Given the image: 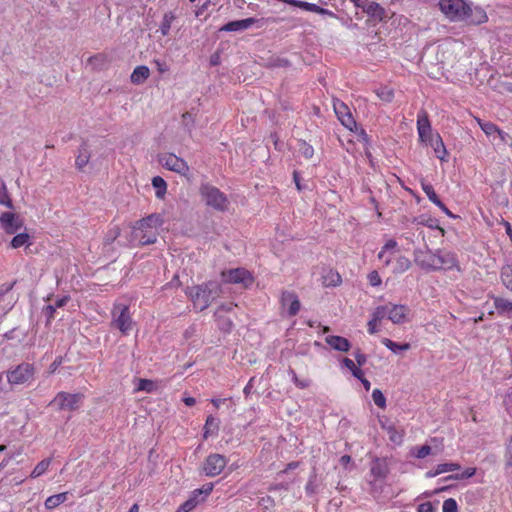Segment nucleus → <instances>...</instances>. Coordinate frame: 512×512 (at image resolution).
Wrapping results in <instances>:
<instances>
[{
	"label": "nucleus",
	"instance_id": "nucleus-43",
	"mask_svg": "<svg viewBox=\"0 0 512 512\" xmlns=\"http://www.w3.org/2000/svg\"><path fill=\"white\" fill-rule=\"evenodd\" d=\"M378 98L384 102L390 103L394 99V91L388 87H382L376 90Z\"/></svg>",
	"mask_w": 512,
	"mask_h": 512
},
{
	"label": "nucleus",
	"instance_id": "nucleus-45",
	"mask_svg": "<svg viewBox=\"0 0 512 512\" xmlns=\"http://www.w3.org/2000/svg\"><path fill=\"white\" fill-rule=\"evenodd\" d=\"M235 307H237V304L234 303L220 305L214 313L215 320L220 321L222 318V314L232 312Z\"/></svg>",
	"mask_w": 512,
	"mask_h": 512
},
{
	"label": "nucleus",
	"instance_id": "nucleus-18",
	"mask_svg": "<svg viewBox=\"0 0 512 512\" xmlns=\"http://www.w3.org/2000/svg\"><path fill=\"white\" fill-rule=\"evenodd\" d=\"M415 262L422 268L427 270H436V252L427 251L420 252L415 256Z\"/></svg>",
	"mask_w": 512,
	"mask_h": 512
},
{
	"label": "nucleus",
	"instance_id": "nucleus-34",
	"mask_svg": "<svg viewBox=\"0 0 512 512\" xmlns=\"http://www.w3.org/2000/svg\"><path fill=\"white\" fill-rule=\"evenodd\" d=\"M411 266L410 260L405 256H398L393 262V273L400 274L407 271Z\"/></svg>",
	"mask_w": 512,
	"mask_h": 512
},
{
	"label": "nucleus",
	"instance_id": "nucleus-56",
	"mask_svg": "<svg viewBox=\"0 0 512 512\" xmlns=\"http://www.w3.org/2000/svg\"><path fill=\"white\" fill-rule=\"evenodd\" d=\"M292 380H293L294 384H295L298 388H300V389H305V388L309 387V385H310V381H309V380H307V379H305V380H300V379L297 377V375H296V373H295L294 371H292Z\"/></svg>",
	"mask_w": 512,
	"mask_h": 512
},
{
	"label": "nucleus",
	"instance_id": "nucleus-39",
	"mask_svg": "<svg viewBox=\"0 0 512 512\" xmlns=\"http://www.w3.org/2000/svg\"><path fill=\"white\" fill-rule=\"evenodd\" d=\"M342 364L350 370V372L352 373V375L357 378V379H361L363 378V371L361 370V366H358V364H356L353 360H351L350 358H343L342 360Z\"/></svg>",
	"mask_w": 512,
	"mask_h": 512
},
{
	"label": "nucleus",
	"instance_id": "nucleus-53",
	"mask_svg": "<svg viewBox=\"0 0 512 512\" xmlns=\"http://www.w3.org/2000/svg\"><path fill=\"white\" fill-rule=\"evenodd\" d=\"M431 453V447L429 445H423L417 447L413 455L418 459H423Z\"/></svg>",
	"mask_w": 512,
	"mask_h": 512
},
{
	"label": "nucleus",
	"instance_id": "nucleus-60",
	"mask_svg": "<svg viewBox=\"0 0 512 512\" xmlns=\"http://www.w3.org/2000/svg\"><path fill=\"white\" fill-rule=\"evenodd\" d=\"M417 511L418 512H435V508L431 502H424L418 506Z\"/></svg>",
	"mask_w": 512,
	"mask_h": 512
},
{
	"label": "nucleus",
	"instance_id": "nucleus-1",
	"mask_svg": "<svg viewBox=\"0 0 512 512\" xmlns=\"http://www.w3.org/2000/svg\"><path fill=\"white\" fill-rule=\"evenodd\" d=\"M438 8L450 22L480 25L488 21L485 10L469 0H439Z\"/></svg>",
	"mask_w": 512,
	"mask_h": 512
},
{
	"label": "nucleus",
	"instance_id": "nucleus-42",
	"mask_svg": "<svg viewBox=\"0 0 512 512\" xmlns=\"http://www.w3.org/2000/svg\"><path fill=\"white\" fill-rule=\"evenodd\" d=\"M476 121H477L478 125L480 126V128L482 129V131L487 136L497 133V131L499 129V127L492 122H484L480 118H476Z\"/></svg>",
	"mask_w": 512,
	"mask_h": 512
},
{
	"label": "nucleus",
	"instance_id": "nucleus-38",
	"mask_svg": "<svg viewBox=\"0 0 512 512\" xmlns=\"http://www.w3.org/2000/svg\"><path fill=\"white\" fill-rule=\"evenodd\" d=\"M381 343L387 347L389 350H391L392 352L396 353L398 351H406V350H409L410 349V344L409 343H402V344H399V343H396L394 341H392L391 339L389 338H383L381 340Z\"/></svg>",
	"mask_w": 512,
	"mask_h": 512
},
{
	"label": "nucleus",
	"instance_id": "nucleus-2",
	"mask_svg": "<svg viewBox=\"0 0 512 512\" xmlns=\"http://www.w3.org/2000/svg\"><path fill=\"white\" fill-rule=\"evenodd\" d=\"M163 224V215L152 213L133 224V237L138 241L139 245L154 244L157 241L158 230Z\"/></svg>",
	"mask_w": 512,
	"mask_h": 512
},
{
	"label": "nucleus",
	"instance_id": "nucleus-37",
	"mask_svg": "<svg viewBox=\"0 0 512 512\" xmlns=\"http://www.w3.org/2000/svg\"><path fill=\"white\" fill-rule=\"evenodd\" d=\"M175 18H176V16L173 12H167L164 14L161 25H160V31L163 36H166L169 34L172 23L175 20Z\"/></svg>",
	"mask_w": 512,
	"mask_h": 512
},
{
	"label": "nucleus",
	"instance_id": "nucleus-58",
	"mask_svg": "<svg viewBox=\"0 0 512 512\" xmlns=\"http://www.w3.org/2000/svg\"><path fill=\"white\" fill-rule=\"evenodd\" d=\"M354 357L358 366H363L367 362V356L360 349L354 352Z\"/></svg>",
	"mask_w": 512,
	"mask_h": 512
},
{
	"label": "nucleus",
	"instance_id": "nucleus-12",
	"mask_svg": "<svg viewBox=\"0 0 512 512\" xmlns=\"http://www.w3.org/2000/svg\"><path fill=\"white\" fill-rule=\"evenodd\" d=\"M333 108L339 121L350 131L356 128V121L354 120L349 107L341 100L333 101Z\"/></svg>",
	"mask_w": 512,
	"mask_h": 512
},
{
	"label": "nucleus",
	"instance_id": "nucleus-28",
	"mask_svg": "<svg viewBox=\"0 0 512 512\" xmlns=\"http://www.w3.org/2000/svg\"><path fill=\"white\" fill-rule=\"evenodd\" d=\"M67 499H68V492H62L59 494L49 496L45 500L44 505L47 510H53V509L57 508L59 505H61L62 503H64Z\"/></svg>",
	"mask_w": 512,
	"mask_h": 512
},
{
	"label": "nucleus",
	"instance_id": "nucleus-63",
	"mask_svg": "<svg viewBox=\"0 0 512 512\" xmlns=\"http://www.w3.org/2000/svg\"><path fill=\"white\" fill-rule=\"evenodd\" d=\"M377 321L373 318L368 322V332L374 334L377 332Z\"/></svg>",
	"mask_w": 512,
	"mask_h": 512
},
{
	"label": "nucleus",
	"instance_id": "nucleus-54",
	"mask_svg": "<svg viewBox=\"0 0 512 512\" xmlns=\"http://www.w3.org/2000/svg\"><path fill=\"white\" fill-rule=\"evenodd\" d=\"M212 490H213V484L208 483V484L204 485L202 488L196 489L193 492V496L196 497V499H198V497L202 494H204L205 496H208L212 492Z\"/></svg>",
	"mask_w": 512,
	"mask_h": 512
},
{
	"label": "nucleus",
	"instance_id": "nucleus-32",
	"mask_svg": "<svg viewBox=\"0 0 512 512\" xmlns=\"http://www.w3.org/2000/svg\"><path fill=\"white\" fill-rule=\"evenodd\" d=\"M158 385L155 381L150 379H137V386L135 388V392L144 391L147 393H152L157 391Z\"/></svg>",
	"mask_w": 512,
	"mask_h": 512
},
{
	"label": "nucleus",
	"instance_id": "nucleus-49",
	"mask_svg": "<svg viewBox=\"0 0 512 512\" xmlns=\"http://www.w3.org/2000/svg\"><path fill=\"white\" fill-rule=\"evenodd\" d=\"M388 318V305L378 306L373 312L372 318L377 322L384 318Z\"/></svg>",
	"mask_w": 512,
	"mask_h": 512
},
{
	"label": "nucleus",
	"instance_id": "nucleus-23",
	"mask_svg": "<svg viewBox=\"0 0 512 512\" xmlns=\"http://www.w3.org/2000/svg\"><path fill=\"white\" fill-rule=\"evenodd\" d=\"M90 157L89 145L84 141L80 145L76 156L75 165L77 169L80 171L83 170V168L89 163Z\"/></svg>",
	"mask_w": 512,
	"mask_h": 512
},
{
	"label": "nucleus",
	"instance_id": "nucleus-35",
	"mask_svg": "<svg viewBox=\"0 0 512 512\" xmlns=\"http://www.w3.org/2000/svg\"><path fill=\"white\" fill-rule=\"evenodd\" d=\"M389 437V440L396 444L401 445L404 439L405 432L404 430H398L395 425L389 426L388 430L386 431Z\"/></svg>",
	"mask_w": 512,
	"mask_h": 512
},
{
	"label": "nucleus",
	"instance_id": "nucleus-57",
	"mask_svg": "<svg viewBox=\"0 0 512 512\" xmlns=\"http://www.w3.org/2000/svg\"><path fill=\"white\" fill-rule=\"evenodd\" d=\"M368 280L370 285L379 286L381 284V277L377 271H372L368 274Z\"/></svg>",
	"mask_w": 512,
	"mask_h": 512
},
{
	"label": "nucleus",
	"instance_id": "nucleus-41",
	"mask_svg": "<svg viewBox=\"0 0 512 512\" xmlns=\"http://www.w3.org/2000/svg\"><path fill=\"white\" fill-rule=\"evenodd\" d=\"M421 188L422 190L424 191V193L426 194V196L428 197V199L433 203V204H440V199L439 197L437 196L435 190H434V187L430 184V183H427L425 181H422L421 182Z\"/></svg>",
	"mask_w": 512,
	"mask_h": 512
},
{
	"label": "nucleus",
	"instance_id": "nucleus-50",
	"mask_svg": "<svg viewBox=\"0 0 512 512\" xmlns=\"http://www.w3.org/2000/svg\"><path fill=\"white\" fill-rule=\"evenodd\" d=\"M442 510L443 512H458V505L456 500L453 498L444 500Z\"/></svg>",
	"mask_w": 512,
	"mask_h": 512
},
{
	"label": "nucleus",
	"instance_id": "nucleus-51",
	"mask_svg": "<svg viewBox=\"0 0 512 512\" xmlns=\"http://www.w3.org/2000/svg\"><path fill=\"white\" fill-rule=\"evenodd\" d=\"M219 329L224 332H230L233 328L232 320L226 318L224 314H222V318L220 321H217Z\"/></svg>",
	"mask_w": 512,
	"mask_h": 512
},
{
	"label": "nucleus",
	"instance_id": "nucleus-40",
	"mask_svg": "<svg viewBox=\"0 0 512 512\" xmlns=\"http://www.w3.org/2000/svg\"><path fill=\"white\" fill-rule=\"evenodd\" d=\"M501 281L512 292V266L505 265L501 269Z\"/></svg>",
	"mask_w": 512,
	"mask_h": 512
},
{
	"label": "nucleus",
	"instance_id": "nucleus-27",
	"mask_svg": "<svg viewBox=\"0 0 512 512\" xmlns=\"http://www.w3.org/2000/svg\"><path fill=\"white\" fill-rule=\"evenodd\" d=\"M342 282L340 274L333 270L329 269L322 275V284L325 287H336L340 285Z\"/></svg>",
	"mask_w": 512,
	"mask_h": 512
},
{
	"label": "nucleus",
	"instance_id": "nucleus-62",
	"mask_svg": "<svg viewBox=\"0 0 512 512\" xmlns=\"http://www.w3.org/2000/svg\"><path fill=\"white\" fill-rule=\"evenodd\" d=\"M105 60H106V57L103 54H97V55L90 57L88 61L91 64H96V63H103Z\"/></svg>",
	"mask_w": 512,
	"mask_h": 512
},
{
	"label": "nucleus",
	"instance_id": "nucleus-25",
	"mask_svg": "<svg viewBox=\"0 0 512 512\" xmlns=\"http://www.w3.org/2000/svg\"><path fill=\"white\" fill-rule=\"evenodd\" d=\"M218 431H219V420L216 417L209 415L206 418V421H205V424L203 427V438L208 439L212 435H217Z\"/></svg>",
	"mask_w": 512,
	"mask_h": 512
},
{
	"label": "nucleus",
	"instance_id": "nucleus-6",
	"mask_svg": "<svg viewBox=\"0 0 512 512\" xmlns=\"http://www.w3.org/2000/svg\"><path fill=\"white\" fill-rule=\"evenodd\" d=\"M158 162L166 169L186 176L190 172L187 162L178 157L177 155L169 152L160 153L158 155Z\"/></svg>",
	"mask_w": 512,
	"mask_h": 512
},
{
	"label": "nucleus",
	"instance_id": "nucleus-16",
	"mask_svg": "<svg viewBox=\"0 0 512 512\" xmlns=\"http://www.w3.org/2000/svg\"><path fill=\"white\" fill-rule=\"evenodd\" d=\"M388 305V319L394 324H401L405 321L409 309L405 305L387 304Z\"/></svg>",
	"mask_w": 512,
	"mask_h": 512
},
{
	"label": "nucleus",
	"instance_id": "nucleus-5",
	"mask_svg": "<svg viewBox=\"0 0 512 512\" xmlns=\"http://www.w3.org/2000/svg\"><path fill=\"white\" fill-rule=\"evenodd\" d=\"M200 194L205 201L206 205L211 206L215 210L224 211L228 206V199L226 195L218 188L204 184L200 188Z\"/></svg>",
	"mask_w": 512,
	"mask_h": 512
},
{
	"label": "nucleus",
	"instance_id": "nucleus-24",
	"mask_svg": "<svg viewBox=\"0 0 512 512\" xmlns=\"http://www.w3.org/2000/svg\"><path fill=\"white\" fill-rule=\"evenodd\" d=\"M149 76H150L149 68L145 65H140V66H137L133 70V72L130 76V80L133 84L139 85V84L144 83L148 79Z\"/></svg>",
	"mask_w": 512,
	"mask_h": 512
},
{
	"label": "nucleus",
	"instance_id": "nucleus-20",
	"mask_svg": "<svg viewBox=\"0 0 512 512\" xmlns=\"http://www.w3.org/2000/svg\"><path fill=\"white\" fill-rule=\"evenodd\" d=\"M431 146L434 150L435 156L441 161V162H447L448 161V151L445 147V144L442 140V137L439 133H435L434 139L432 142L428 144Z\"/></svg>",
	"mask_w": 512,
	"mask_h": 512
},
{
	"label": "nucleus",
	"instance_id": "nucleus-19",
	"mask_svg": "<svg viewBox=\"0 0 512 512\" xmlns=\"http://www.w3.org/2000/svg\"><path fill=\"white\" fill-rule=\"evenodd\" d=\"M258 22H259L258 19L250 17V18H246V19L228 22L220 30L227 31V32L246 30Z\"/></svg>",
	"mask_w": 512,
	"mask_h": 512
},
{
	"label": "nucleus",
	"instance_id": "nucleus-29",
	"mask_svg": "<svg viewBox=\"0 0 512 512\" xmlns=\"http://www.w3.org/2000/svg\"><path fill=\"white\" fill-rule=\"evenodd\" d=\"M152 185L155 188V196L158 199H164L166 193H167V183L166 181L160 177L155 176L152 179Z\"/></svg>",
	"mask_w": 512,
	"mask_h": 512
},
{
	"label": "nucleus",
	"instance_id": "nucleus-48",
	"mask_svg": "<svg viewBox=\"0 0 512 512\" xmlns=\"http://www.w3.org/2000/svg\"><path fill=\"white\" fill-rule=\"evenodd\" d=\"M0 204L5 205L8 208H12V201L7 194L6 186L4 182L0 181Z\"/></svg>",
	"mask_w": 512,
	"mask_h": 512
},
{
	"label": "nucleus",
	"instance_id": "nucleus-14",
	"mask_svg": "<svg viewBox=\"0 0 512 512\" xmlns=\"http://www.w3.org/2000/svg\"><path fill=\"white\" fill-rule=\"evenodd\" d=\"M458 267L455 253L444 250L436 251V270H451Z\"/></svg>",
	"mask_w": 512,
	"mask_h": 512
},
{
	"label": "nucleus",
	"instance_id": "nucleus-22",
	"mask_svg": "<svg viewBox=\"0 0 512 512\" xmlns=\"http://www.w3.org/2000/svg\"><path fill=\"white\" fill-rule=\"evenodd\" d=\"M369 17L382 21L386 17L385 9L377 2H367L362 9Z\"/></svg>",
	"mask_w": 512,
	"mask_h": 512
},
{
	"label": "nucleus",
	"instance_id": "nucleus-46",
	"mask_svg": "<svg viewBox=\"0 0 512 512\" xmlns=\"http://www.w3.org/2000/svg\"><path fill=\"white\" fill-rule=\"evenodd\" d=\"M476 474V468L474 467H468L466 468L462 473L455 474V475H449L446 477L447 480H462L466 478H470Z\"/></svg>",
	"mask_w": 512,
	"mask_h": 512
},
{
	"label": "nucleus",
	"instance_id": "nucleus-33",
	"mask_svg": "<svg viewBox=\"0 0 512 512\" xmlns=\"http://www.w3.org/2000/svg\"><path fill=\"white\" fill-rule=\"evenodd\" d=\"M414 225L427 226L429 228H438V220L428 215L413 217L411 220Z\"/></svg>",
	"mask_w": 512,
	"mask_h": 512
},
{
	"label": "nucleus",
	"instance_id": "nucleus-55",
	"mask_svg": "<svg viewBox=\"0 0 512 512\" xmlns=\"http://www.w3.org/2000/svg\"><path fill=\"white\" fill-rule=\"evenodd\" d=\"M397 247V242L393 239L388 240L383 246L382 250L378 253V258L382 259L386 251L394 250Z\"/></svg>",
	"mask_w": 512,
	"mask_h": 512
},
{
	"label": "nucleus",
	"instance_id": "nucleus-7",
	"mask_svg": "<svg viewBox=\"0 0 512 512\" xmlns=\"http://www.w3.org/2000/svg\"><path fill=\"white\" fill-rule=\"evenodd\" d=\"M224 282L230 284H241L244 288L250 287L254 283L252 273L245 268H235L221 272Z\"/></svg>",
	"mask_w": 512,
	"mask_h": 512
},
{
	"label": "nucleus",
	"instance_id": "nucleus-3",
	"mask_svg": "<svg viewBox=\"0 0 512 512\" xmlns=\"http://www.w3.org/2000/svg\"><path fill=\"white\" fill-rule=\"evenodd\" d=\"M220 291L221 288L217 283L209 281L201 285L188 287L185 292L193 303L194 309L203 311L219 296Z\"/></svg>",
	"mask_w": 512,
	"mask_h": 512
},
{
	"label": "nucleus",
	"instance_id": "nucleus-9",
	"mask_svg": "<svg viewBox=\"0 0 512 512\" xmlns=\"http://www.w3.org/2000/svg\"><path fill=\"white\" fill-rule=\"evenodd\" d=\"M113 315L114 319L112 324L118 328L122 334L127 335L132 330L134 324L129 307L126 305H119L115 307Z\"/></svg>",
	"mask_w": 512,
	"mask_h": 512
},
{
	"label": "nucleus",
	"instance_id": "nucleus-47",
	"mask_svg": "<svg viewBox=\"0 0 512 512\" xmlns=\"http://www.w3.org/2000/svg\"><path fill=\"white\" fill-rule=\"evenodd\" d=\"M372 399H373L375 405L378 406L379 408H381V409L386 408V398L381 390H379L377 388L374 389L372 392Z\"/></svg>",
	"mask_w": 512,
	"mask_h": 512
},
{
	"label": "nucleus",
	"instance_id": "nucleus-44",
	"mask_svg": "<svg viewBox=\"0 0 512 512\" xmlns=\"http://www.w3.org/2000/svg\"><path fill=\"white\" fill-rule=\"evenodd\" d=\"M299 151L302 156H304L306 159H311L314 155V148L307 143L305 140H299Z\"/></svg>",
	"mask_w": 512,
	"mask_h": 512
},
{
	"label": "nucleus",
	"instance_id": "nucleus-31",
	"mask_svg": "<svg viewBox=\"0 0 512 512\" xmlns=\"http://www.w3.org/2000/svg\"><path fill=\"white\" fill-rule=\"evenodd\" d=\"M494 306L499 315H504L512 312V302L505 298L494 297Z\"/></svg>",
	"mask_w": 512,
	"mask_h": 512
},
{
	"label": "nucleus",
	"instance_id": "nucleus-36",
	"mask_svg": "<svg viewBox=\"0 0 512 512\" xmlns=\"http://www.w3.org/2000/svg\"><path fill=\"white\" fill-rule=\"evenodd\" d=\"M51 462V458H46L40 461L31 472L30 477L35 479L43 475L49 469Z\"/></svg>",
	"mask_w": 512,
	"mask_h": 512
},
{
	"label": "nucleus",
	"instance_id": "nucleus-30",
	"mask_svg": "<svg viewBox=\"0 0 512 512\" xmlns=\"http://www.w3.org/2000/svg\"><path fill=\"white\" fill-rule=\"evenodd\" d=\"M31 244L30 235L26 232L16 234L10 241V247L13 249H18L23 246L29 247Z\"/></svg>",
	"mask_w": 512,
	"mask_h": 512
},
{
	"label": "nucleus",
	"instance_id": "nucleus-11",
	"mask_svg": "<svg viewBox=\"0 0 512 512\" xmlns=\"http://www.w3.org/2000/svg\"><path fill=\"white\" fill-rule=\"evenodd\" d=\"M83 395L81 393L70 394L67 392H59L51 402V404H57L60 410H76Z\"/></svg>",
	"mask_w": 512,
	"mask_h": 512
},
{
	"label": "nucleus",
	"instance_id": "nucleus-17",
	"mask_svg": "<svg viewBox=\"0 0 512 512\" xmlns=\"http://www.w3.org/2000/svg\"><path fill=\"white\" fill-rule=\"evenodd\" d=\"M370 473L375 479H385L389 474L386 459L376 457L371 463Z\"/></svg>",
	"mask_w": 512,
	"mask_h": 512
},
{
	"label": "nucleus",
	"instance_id": "nucleus-52",
	"mask_svg": "<svg viewBox=\"0 0 512 512\" xmlns=\"http://www.w3.org/2000/svg\"><path fill=\"white\" fill-rule=\"evenodd\" d=\"M199 503V499H196V497H194L193 495L187 500L185 501L180 507L182 508V510L184 512H190L191 510H193L197 504Z\"/></svg>",
	"mask_w": 512,
	"mask_h": 512
},
{
	"label": "nucleus",
	"instance_id": "nucleus-26",
	"mask_svg": "<svg viewBox=\"0 0 512 512\" xmlns=\"http://www.w3.org/2000/svg\"><path fill=\"white\" fill-rule=\"evenodd\" d=\"M461 466L458 463H442L438 464L433 471H428L426 473L427 478L436 477L440 474L446 473V472H452L459 470Z\"/></svg>",
	"mask_w": 512,
	"mask_h": 512
},
{
	"label": "nucleus",
	"instance_id": "nucleus-8",
	"mask_svg": "<svg viewBox=\"0 0 512 512\" xmlns=\"http://www.w3.org/2000/svg\"><path fill=\"white\" fill-rule=\"evenodd\" d=\"M228 463L226 456L219 453H212L207 456L203 463V472L208 477H215L222 473Z\"/></svg>",
	"mask_w": 512,
	"mask_h": 512
},
{
	"label": "nucleus",
	"instance_id": "nucleus-4",
	"mask_svg": "<svg viewBox=\"0 0 512 512\" xmlns=\"http://www.w3.org/2000/svg\"><path fill=\"white\" fill-rule=\"evenodd\" d=\"M35 366L31 363H21L6 372L7 381L10 385H30L35 376Z\"/></svg>",
	"mask_w": 512,
	"mask_h": 512
},
{
	"label": "nucleus",
	"instance_id": "nucleus-59",
	"mask_svg": "<svg viewBox=\"0 0 512 512\" xmlns=\"http://www.w3.org/2000/svg\"><path fill=\"white\" fill-rule=\"evenodd\" d=\"M506 465L512 467V438L509 440L506 447Z\"/></svg>",
	"mask_w": 512,
	"mask_h": 512
},
{
	"label": "nucleus",
	"instance_id": "nucleus-61",
	"mask_svg": "<svg viewBox=\"0 0 512 512\" xmlns=\"http://www.w3.org/2000/svg\"><path fill=\"white\" fill-rule=\"evenodd\" d=\"M63 362V359L62 357H57L52 363L51 365L49 366V369H48V373L49 374H54L57 369L59 368V366L62 364Z\"/></svg>",
	"mask_w": 512,
	"mask_h": 512
},
{
	"label": "nucleus",
	"instance_id": "nucleus-10",
	"mask_svg": "<svg viewBox=\"0 0 512 512\" xmlns=\"http://www.w3.org/2000/svg\"><path fill=\"white\" fill-rule=\"evenodd\" d=\"M417 132L419 140L426 145L434 139L435 133H433L429 115L424 109L417 114Z\"/></svg>",
	"mask_w": 512,
	"mask_h": 512
},
{
	"label": "nucleus",
	"instance_id": "nucleus-21",
	"mask_svg": "<svg viewBox=\"0 0 512 512\" xmlns=\"http://www.w3.org/2000/svg\"><path fill=\"white\" fill-rule=\"evenodd\" d=\"M325 342L334 350L348 352L351 344L349 340L342 336L330 335L325 338Z\"/></svg>",
	"mask_w": 512,
	"mask_h": 512
},
{
	"label": "nucleus",
	"instance_id": "nucleus-64",
	"mask_svg": "<svg viewBox=\"0 0 512 512\" xmlns=\"http://www.w3.org/2000/svg\"><path fill=\"white\" fill-rule=\"evenodd\" d=\"M503 226L505 228L506 234L509 236L511 242H512V226L508 221H503Z\"/></svg>",
	"mask_w": 512,
	"mask_h": 512
},
{
	"label": "nucleus",
	"instance_id": "nucleus-13",
	"mask_svg": "<svg viewBox=\"0 0 512 512\" xmlns=\"http://www.w3.org/2000/svg\"><path fill=\"white\" fill-rule=\"evenodd\" d=\"M0 225L6 234L14 235L23 227V221L13 212H3L0 215Z\"/></svg>",
	"mask_w": 512,
	"mask_h": 512
},
{
	"label": "nucleus",
	"instance_id": "nucleus-15",
	"mask_svg": "<svg viewBox=\"0 0 512 512\" xmlns=\"http://www.w3.org/2000/svg\"><path fill=\"white\" fill-rule=\"evenodd\" d=\"M280 303L282 307H288L289 316L297 315L301 308L299 298L293 291H283L281 294Z\"/></svg>",
	"mask_w": 512,
	"mask_h": 512
}]
</instances>
